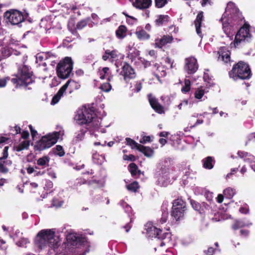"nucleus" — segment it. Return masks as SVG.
<instances>
[{
  "label": "nucleus",
  "instance_id": "obj_1",
  "mask_svg": "<svg viewBox=\"0 0 255 255\" xmlns=\"http://www.w3.org/2000/svg\"><path fill=\"white\" fill-rule=\"evenodd\" d=\"M75 120L79 125H86L85 128L89 130L91 135L98 137L100 133L99 128L101 120L95 117L93 111L83 108L79 109L75 116ZM103 132L104 131H101Z\"/></svg>",
  "mask_w": 255,
  "mask_h": 255
},
{
  "label": "nucleus",
  "instance_id": "obj_2",
  "mask_svg": "<svg viewBox=\"0 0 255 255\" xmlns=\"http://www.w3.org/2000/svg\"><path fill=\"white\" fill-rule=\"evenodd\" d=\"M242 20V15L235 3L232 2H228L225 12L221 18L223 29L228 36L230 34L233 35V30L231 27L239 25Z\"/></svg>",
  "mask_w": 255,
  "mask_h": 255
},
{
  "label": "nucleus",
  "instance_id": "obj_3",
  "mask_svg": "<svg viewBox=\"0 0 255 255\" xmlns=\"http://www.w3.org/2000/svg\"><path fill=\"white\" fill-rule=\"evenodd\" d=\"M59 236L55 234L52 229L42 230L35 239L36 246L40 250H47L56 248L60 242Z\"/></svg>",
  "mask_w": 255,
  "mask_h": 255
},
{
  "label": "nucleus",
  "instance_id": "obj_4",
  "mask_svg": "<svg viewBox=\"0 0 255 255\" xmlns=\"http://www.w3.org/2000/svg\"><path fill=\"white\" fill-rule=\"evenodd\" d=\"M145 229L148 237L157 238L159 240L160 247L172 245L170 233H163L162 231L153 226L151 223H147L145 226Z\"/></svg>",
  "mask_w": 255,
  "mask_h": 255
},
{
  "label": "nucleus",
  "instance_id": "obj_5",
  "mask_svg": "<svg viewBox=\"0 0 255 255\" xmlns=\"http://www.w3.org/2000/svg\"><path fill=\"white\" fill-rule=\"evenodd\" d=\"M15 77L11 79V82L15 85L16 88L20 87L26 88L34 82L32 72L29 68L25 65L18 69Z\"/></svg>",
  "mask_w": 255,
  "mask_h": 255
},
{
  "label": "nucleus",
  "instance_id": "obj_6",
  "mask_svg": "<svg viewBox=\"0 0 255 255\" xmlns=\"http://www.w3.org/2000/svg\"><path fill=\"white\" fill-rule=\"evenodd\" d=\"M229 74L230 78L234 80H237L239 79H246L250 78L251 72L247 64L243 62H239L234 66Z\"/></svg>",
  "mask_w": 255,
  "mask_h": 255
},
{
  "label": "nucleus",
  "instance_id": "obj_7",
  "mask_svg": "<svg viewBox=\"0 0 255 255\" xmlns=\"http://www.w3.org/2000/svg\"><path fill=\"white\" fill-rule=\"evenodd\" d=\"M63 134V131H59L53 132L43 136L37 143V146L38 149L42 150L51 147Z\"/></svg>",
  "mask_w": 255,
  "mask_h": 255
},
{
  "label": "nucleus",
  "instance_id": "obj_8",
  "mask_svg": "<svg viewBox=\"0 0 255 255\" xmlns=\"http://www.w3.org/2000/svg\"><path fill=\"white\" fill-rule=\"evenodd\" d=\"M73 63L70 57H67L61 61L57 66L58 76L61 79L69 77L73 69Z\"/></svg>",
  "mask_w": 255,
  "mask_h": 255
},
{
  "label": "nucleus",
  "instance_id": "obj_9",
  "mask_svg": "<svg viewBox=\"0 0 255 255\" xmlns=\"http://www.w3.org/2000/svg\"><path fill=\"white\" fill-rule=\"evenodd\" d=\"M70 87L72 90L74 89H78L80 87V85H79L75 81L69 80L58 91L57 93L53 97L52 101L51 102V105H55L57 104L61 98L62 97L64 93L65 92L66 89L68 87Z\"/></svg>",
  "mask_w": 255,
  "mask_h": 255
},
{
  "label": "nucleus",
  "instance_id": "obj_10",
  "mask_svg": "<svg viewBox=\"0 0 255 255\" xmlns=\"http://www.w3.org/2000/svg\"><path fill=\"white\" fill-rule=\"evenodd\" d=\"M4 17L12 25H17L24 21L22 13L17 10L11 9L4 13Z\"/></svg>",
  "mask_w": 255,
  "mask_h": 255
},
{
  "label": "nucleus",
  "instance_id": "obj_11",
  "mask_svg": "<svg viewBox=\"0 0 255 255\" xmlns=\"http://www.w3.org/2000/svg\"><path fill=\"white\" fill-rule=\"evenodd\" d=\"M250 36L249 26L245 25L240 29L235 36L234 43L235 47L238 46L242 41H248Z\"/></svg>",
  "mask_w": 255,
  "mask_h": 255
},
{
  "label": "nucleus",
  "instance_id": "obj_12",
  "mask_svg": "<svg viewBox=\"0 0 255 255\" xmlns=\"http://www.w3.org/2000/svg\"><path fill=\"white\" fill-rule=\"evenodd\" d=\"M68 245L73 246H79L84 245L86 239L81 235L75 233H70L66 236Z\"/></svg>",
  "mask_w": 255,
  "mask_h": 255
},
{
  "label": "nucleus",
  "instance_id": "obj_13",
  "mask_svg": "<svg viewBox=\"0 0 255 255\" xmlns=\"http://www.w3.org/2000/svg\"><path fill=\"white\" fill-rule=\"evenodd\" d=\"M198 68V65L196 58L190 57L185 59L184 69L188 74L194 73Z\"/></svg>",
  "mask_w": 255,
  "mask_h": 255
},
{
  "label": "nucleus",
  "instance_id": "obj_14",
  "mask_svg": "<svg viewBox=\"0 0 255 255\" xmlns=\"http://www.w3.org/2000/svg\"><path fill=\"white\" fill-rule=\"evenodd\" d=\"M121 74L124 77V79L126 82L135 77L134 70L129 64L127 63L123 65Z\"/></svg>",
  "mask_w": 255,
  "mask_h": 255
},
{
  "label": "nucleus",
  "instance_id": "obj_15",
  "mask_svg": "<svg viewBox=\"0 0 255 255\" xmlns=\"http://www.w3.org/2000/svg\"><path fill=\"white\" fill-rule=\"evenodd\" d=\"M173 39V37L170 35H164L160 38H156L155 40V47L161 48L166 44L171 43Z\"/></svg>",
  "mask_w": 255,
  "mask_h": 255
},
{
  "label": "nucleus",
  "instance_id": "obj_16",
  "mask_svg": "<svg viewBox=\"0 0 255 255\" xmlns=\"http://www.w3.org/2000/svg\"><path fill=\"white\" fill-rule=\"evenodd\" d=\"M148 100L152 108L158 113L162 114L164 113V109L158 102L157 100L151 95L148 96Z\"/></svg>",
  "mask_w": 255,
  "mask_h": 255
},
{
  "label": "nucleus",
  "instance_id": "obj_17",
  "mask_svg": "<svg viewBox=\"0 0 255 255\" xmlns=\"http://www.w3.org/2000/svg\"><path fill=\"white\" fill-rule=\"evenodd\" d=\"M120 56L122 55L116 50L112 51L107 50L105 51V54L103 55L102 58L104 61H106L109 58H111L113 61L117 60L118 58Z\"/></svg>",
  "mask_w": 255,
  "mask_h": 255
},
{
  "label": "nucleus",
  "instance_id": "obj_18",
  "mask_svg": "<svg viewBox=\"0 0 255 255\" xmlns=\"http://www.w3.org/2000/svg\"><path fill=\"white\" fill-rule=\"evenodd\" d=\"M218 60L228 63L230 61V52L225 48H222L219 52Z\"/></svg>",
  "mask_w": 255,
  "mask_h": 255
},
{
  "label": "nucleus",
  "instance_id": "obj_19",
  "mask_svg": "<svg viewBox=\"0 0 255 255\" xmlns=\"http://www.w3.org/2000/svg\"><path fill=\"white\" fill-rule=\"evenodd\" d=\"M151 0H135L133 5L139 9H146L151 4Z\"/></svg>",
  "mask_w": 255,
  "mask_h": 255
},
{
  "label": "nucleus",
  "instance_id": "obj_20",
  "mask_svg": "<svg viewBox=\"0 0 255 255\" xmlns=\"http://www.w3.org/2000/svg\"><path fill=\"white\" fill-rule=\"evenodd\" d=\"M203 19V12L200 11L197 15L196 18L194 21V24L196 28V31L200 37H202L201 31L200 30V27Z\"/></svg>",
  "mask_w": 255,
  "mask_h": 255
},
{
  "label": "nucleus",
  "instance_id": "obj_21",
  "mask_svg": "<svg viewBox=\"0 0 255 255\" xmlns=\"http://www.w3.org/2000/svg\"><path fill=\"white\" fill-rule=\"evenodd\" d=\"M153 70L155 75L159 78V77H164L166 75V73L163 67L159 64L156 63L153 66Z\"/></svg>",
  "mask_w": 255,
  "mask_h": 255
},
{
  "label": "nucleus",
  "instance_id": "obj_22",
  "mask_svg": "<svg viewBox=\"0 0 255 255\" xmlns=\"http://www.w3.org/2000/svg\"><path fill=\"white\" fill-rule=\"evenodd\" d=\"M170 182L169 174L167 173H165L158 177L157 184L161 186H166Z\"/></svg>",
  "mask_w": 255,
  "mask_h": 255
},
{
  "label": "nucleus",
  "instance_id": "obj_23",
  "mask_svg": "<svg viewBox=\"0 0 255 255\" xmlns=\"http://www.w3.org/2000/svg\"><path fill=\"white\" fill-rule=\"evenodd\" d=\"M185 210L178 209L177 208H172L171 216L176 221H178L182 219L184 215Z\"/></svg>",
  "mask_w": 255,
  "mask_h": 255
},
{
  "label": "nucleus",
  "instance_id": "obj_24",
  "mask_svg": "<svg viewBox=\"0 0 255 255\" xmlns=\"http://www.w3.org/2000/svg\"><path fill=\"white\" fill-rule=\"evenodd\" d=\"M86 132V129L81 128L76 132L75 133V137L73 139V143H76L79 141L82 140L84 138Z\"/></svg>",
  "mask_w": 255,
  "mask_h": 255
},
{
  "label": "nucleus",
  "instance_id": "obj_25",
  "mask_svg": "<svg viewBox=\"0 0 255 255\" xmlns=\"http://www.w3.org/2000/svg\"><path fill=\"white\" fill-rule=\"evenodd\" d=\"M203 167L208 169H211L214 166L215 161L212 157L208 156L202 160Z\"/></svg>",
  "mask_w": 255,
  "mask_h": 255
},
{
  "label": "nucleus",
  "instance_id": "obj_26",
  "mask_svg": "<svg viewBox=\"0 0 255 255\" xmlns=\"http://www.w3.org/2000/svg\"><path fill=\"white\" fill-rule=\"evenodd\" d=\"M172 208H177L179 210H185L186 203L183 200L177 199L173 201Z\"/></svg>",
  "mask_w": 255,
  "mask_h": 255
},
{
  "label": "nucleus",
  "instance_id": "obj_27",
  "mask_svg": "<svg viewBox=\"0 0 255 255\" xmlns=\"http://www.w3.org/2000/svg\"><path fill=\"white\" fill-rule=\"evenodd\" d=\"M135 35L140 40H147L150 38V35L143 29L136 30Z\"/></svg>",
  "mask_w": 255,
  "mask_h": 255
},
{
  "label": "nucleus",
  "instance_id": "obj_28",
  "mask_svg": "<svg viewBox=\"0 0 255 255\" xmlns=\"http://www.w3.org/2000/svg\"><path fill=\"white\" fill-rule=\"evenodd\" d=\"M92 159L93 162L97 164H102L105 161V156L103 155H100L97 152L93 153Z\"/></svg>",
  "mask_w": 255,
  "mask_h": 255
},
{
  "label": "nucleus",
  "instance_id": "obj_29",
  "mask_svg": "<svg viewBox=\"0 0 255 255\" xmlns=\"http://www.w3.org/2000/svg\"><path fill=\"white\" fill-rule=\"evenodd\" d=\"M127 28L124 25H121L116 31V35L118 38L123 39L127 35Z\"/></svg>",
  "mask_w": 255,
  "mask_h": 255
},
{
  "label": "nucleus",
  "instance_id": "obj_30",
  "mask_svg": "<svg viewBox=\"0 0 255 255\" xmlns=\"http://www.w3.org/2000/svg\"><path fill=\"white\" fill-rule=\"evenodd\" d=\"M138 150L142 152L145 156L147 157H150L153 154V150L151 148L144 146L142 145H140Z\"/></svg>",
  "mask_w": 255,
  "mask_h": 255
},
{
  "label": "nucleus",
  "instance_id": "obj_31",
  "mask_svg": "<svg viewBox=\"0 0 255 255\" xmlns=\"http://www.w3.org/2000/svg\"><path fill=\"white\" fill-rule=\"evenodd\" d=\"M50 158L47 156H43L37 160V164L41 166H48Z\"/></svg>",
  "mask_w": 255,
  "mask_h": 255
},
{
  "label": "nucleus",
  "instance_id": "obj_32",
  "mask_svg": "<svg viewBox=\"0 0 255 255\" xmlns=\"http://www.w3.org/2000/svg\"><path fill=\"white\" fill-rule=\"evenodd\" d=\"M206 92L205 91V90L203 89L202 87L197 88L195 91L194 97L196 99L202 100V98L204 97V95ZM204 98L206 99L207 98L206 96H205Z\"/></svg>",
  "mask_w": 255,
  "mask_h": 255
},
{
  "label": "nucleus",
  "instance_id": "obj_33",
  "mask_svg": "<svg viewBox=\"0 0 255 255\" xmlns=\"http://www.w3.org/2000/svg\"><path fill=\"white\" fill-rule=\"evenodd\" d=\"M252 224V223H246L242 220L237 221L233 225V228L234 230H237L240 228H242L246 226H249Z\"/></svg>",
  "mask_w": 255,
  "mask_h": 255
},
{
  "label": "nucleus",
  "instance_id": "obj_34",
  "mask_svg": "<svg viewBox=\"0 0 255 255\" xmlns=\"http://www.w3.org/2000/svg\"><path fill=\"white\" fill-rule=\"evenodd\" d=\"M168 20V16L166 15H160L157 16L155 20L156 24L160 26L167 22Z\"/></svg>",
  "mask_w": 255,
  "mask_h": 255
},
{
  "label": "nucleus",
  "instance_id": "obj_35",
  "mask_svg": "<svg viewBox=\"0 0 255 255\" xmlns=\"http://www.w3.org/2000/svg\"><path fill=\"white\" fill-rule=\"evenodd\" d=\"M16 245L21 248H26L27 244H29V241L27 238H20L18 240L15 241Z\"/></svg>",
  "mask_w": 255,
  "mask_h": 255
},
{
  "label": "nucleus",
  "instance_id": "obj_36",
  "mask_svg": "<svg viewBox=\"0 0 255 255\" xmlns=\"http://www.w3.org/2000/svg\"><path fill=\"white\" fill-rule=\"evenodd\" d=\"M191 89V82L189 79H185L184 81V85L181 88V91L183 93L188 92Z\"/></svg>",
  "mask_w": 255,
  "mask_h": 255
},
{
  "label": "nucleus",
  "instance_id": "obj_37",
  "mask_svg": "<svg viewBox=\"0 0 255 255\" xmlns=\"http://www.w3.org/2000/svg\"><path fill=\"white\" fill-rule=\"evenodd\" d=\"M223 193L227 198H231L235 194L236 191L234 189L228 187L224 190Z\"/></svg>",
  "mask_w": 255,
  "mask_h": 255
},
{
  "label": "nucleus",
  "instance_id": "obj_38",
  "mask_svg": "<svg viewBox=\"0 0 255 255\" xmlns=\"http://www.w3.org/2000/svg\"><path fill=\"white\" fill-rule=\"evenodd\" d=\"M127 188L129 191L135 192L139 188L138 183L136 181H134L132 183L127 185Z\"/></svg>",
  "mask_w": 255,
  "mask_h": 255
},
{
  "label": "nucleus",
  "instance_id": "obj_39",
  "mask_svg": "<svg viewBox=\"0 0 255 255\" xmlns=\"http://www.w3.org/2000/svg\"><path fill=\"white\" fill-rule=\"evenodd\" d=\"M142 88V84L140 82H134L130 86L131 90L134 92H138Z\"/></svg>",
  "mask_w": 255,
  "mask_h": 255
},
{
  "label": "nucleus",
  "instance_id": "obj_40",
  "mask_svg": "<svg viewBox=\"0 0 255 255\" xmlns=\"http://www.w3.org/2000/svg\"><path fill=\"white\" fill-rule=\"evenodd\" d=\"M126 140L127 144L130 146L132 148H136L137 149H138V147L140 144L137 143L135 141L128 137L126 138Z\"/></svg>",
  "mask_w": 255,
  "mask_h": 255
},
{
  "label": "nucleus",
  "instance_id": "obj_41",
  "mask_svg": "<svg viewBox=\"0 0 255 255\" xmlns=\"http://www.w3.org/2000/svg\"><path fill=\"white\" fill-rule=\"evenodd\" d=\"M54 153L61 157L64 155L65 152L64 150L61 145H57L55 148L53 149Z\"/></svg>",
  "mask_w": 255,
  "mask_h": 255
},
{
  "label": "nucleus",
  "instance_id": "obj_42",
  "mask_svg": "<svg viewBox=\"0 0 255 255\" xmlns=\"http://www.w3.org/2000/svg\"><path fill=\"white\" fill-rule=\"evenodd\" d=\"M100 89L103 92H109L112 89V86L109 82L102 84L100 86Z\"/></svg>",
  "mask_w": 255,
  "mask_h": 255
},
{
  "label": "nucleus",
  "instance_id": "obj_43",
  "mask_svg": "<svg viewBox=\"0 0 255 255\" xmlns=\"http://www.w3.org/2000/svg\"><path fill=\"white\" fill-rule=\"evenodd\" d=\"M137 167L135 163H130L128 166V170L132 176L137 174Z\"/></svg>",
  "mask_w": 255,
  "mask_h": 255
},
{
  "label": "nucleus",
  "instance_id": "obj_44",
  "mask_svg": "<svg viewBox=\"0 0 255 255\" xmlns=\"http://www.w3.org/2000/svg\"><path fill=\"white\" fill-rule=\"evenodd\" d=\"M29 145L28 141L24 140L21 142L17 147V151H20L24 149H26Z\"/></svg>",
  "mask_w": 255,
  "mask_h": 255
},
{
  "label": "nucleus",
  "instance_id": "obj_45",
  "mask_svg": "<svg viewBox=\"0 0 255 255\" xmlns=\"http://www.w3.org/2000/svg\"><path fill=\"white\" fill-rule=\"evenodd\" d=\"M238 154L241 158L247 157L246 159V160H251L254 158L253 156L250 154L249 155L247 152L239 151Z\"/></svg>",
  "mask_w": 255,
  "mask_h": 255
},
{
  "label": "nucleus",
  "instance_id": "obj_46",
  "mask_svg": "<svg viewBox=\"0 0 255 255\" xmlns=\"http://www.w3.org/2000/svg\"><path fill=\"white\" fill-rule=\"evenodd\" d=\"M120 204L123 208H125V212L126 213L129 214L131 212V207L127 204L126 202L124 201H121Z\"/></svg>",
  "mask_w": 255,
  "mask_h": 255
},
{
  "label": "nucleus",
  "instance_id": "obj_47",
  "mask_svg": "<svg viewBox=\"0 0 255 255\" xmlns=\"http://www.w3.org/2000/svg\"><path fill=\"white\" fill-rule=\"evenodd\" d=\"M168 216V213L166 211L162 212V217L160 219L159 222L160 224H163L166 222Z\"/></svg>",
  "mask_w": 255,
  "mask_h": 255
},
{
  "label": "nucleus",
  "instance_id": "obj_48",
  "mask_svg": "<svg viewBox=\"0 0 255 255\" xmlns=\"http://www.w3.org/2000/svg\"><path fill=\"white\" fill-rule=\"evenodd\" d=\"M155 5L158 8H161L167 3V0H155Z\"/></svg>",
  "mask_w": 255,
  "mask_h": 255
},
{
  "label": "nucleus",
  "instance_id": "obj_49",
  "mask_svg": "<svg viewBox=\"0 0 255 255\" xmlns=\"http://www.w3.org/2000/svg\"><path fill=\"white\" fill-rule=\"evenodd\" d=\"M87 24V21L85 20H81L79 22L77 25L76 28L78 29H81L83 28Z\"/></svg>",
  "mask_w": 255,
  "mask_h": 255
},
{
  "label": "nucleus",
  "instance_id": "obj_50",
  "mask_svg": "<svg viewBox=\"0 0 255 255\" xmlns=\"http://www.w3.org/2000/svg\"><path fill=\"white\" fill-rule=\"evenodd\" d=\"M9 147L8 146H6L4 147L3 150V156L0 157V160L6 159L8 156V149Z\"/></svg>",
  "mask_w": 255,
  "mask_h": 255
},
{
  "label": "nucleus",
  "instance_id": "obj_51",
  "mask_svg": "<svg viewBox=\"0 0 255 255\" xmlns=\"http://www.w3.org/2000/svg\"><path fill=\"white\" fill-rule=\"evenodd\" d=\"M63 202L59 201L58 199H54L52 201V206L55 207H59L62 206Z\"/></svg>",
  "mask_w": 255,
  "mask_h": 255
},
{
  "label": "nucleus",
  "instance_id": "obj_52",
  "mask_svg": "<svg viewBox=\"0 0 255 255\" xmlns=\"http://www.w3.org/2000/svg\"><path fill=\"white\" fill-rule=\"evenodd\" d=\"M123 14H125L128 17L127 21L129 23L132 24L136 22V19L134 17H133L132 16H128L125 12H123Z\"/></svg>",
  "mask_w": 255,
  "mask_h": 255
},
{
  "label": "nucleus",
  "instance_id": "obj_53",
  "mask_svg": "<svg viewBox=\"0 0 255 255\" xmlns=\"http://www.w3.org/2000/svg\"><path fill=\"white\" fill-rule=\"evenodd\" d=\"M123 159L125 160L134 161L135 160V156L132 154L124 155L123 156Z\"/></svg>",
  "mask_w": 255,
  "mask_h": 255
},
{
  "label": "nucleus",
  "instance_id": "obj_54",
  "mask_svg": "<svg viewBox=\"0 0 255 255\" xmlns=\"http://www.w3.org/2000/svg\"><path fill=\"white\" fill-rule=\"evenodd\" d=\"M9 80L8 77L1 78L0 77V88L4 87L6 86L7 81Z\"/></svg>",
  "mask_w": 255,
  "mask_h": 255
},
{
  "label": "nucleus",
  "instance_id": "obj_55",
  "mask_svg": "<svg viewBox=\"0 0 255 255\" xmlns=\"http://www.w3.org/2000/svg\"><path fill=\"white\" fill-rule=\"evenodd\" d=\"M150 141V137L149 136H143L140 139L139 142L141 143H145Z\"/></svg>",
  "mask_w": 255,
  "mask_h": 255
},
{
  "label": "nucleus",
  "instance_id": "obj_56",
  "mask_svg": "<svg viewBox=\"0 0 255 255\" xmlns=\"http://www.w3.org/2000/svg\"><path fill=\"white\" fill-rule=\"evenodd\" d=\"M191 204L193 208L196 211H198L199 210L200 208V204L197 202H196L194 201H191Z\"/></svg>",
  "mask_w": 255,
  "mask_h": 255
},
{
  "label": "nucleus",
  "instance_id": "obj_57",
  "mask_svg": "<svg viewBox=\"0 0 255 255\" xmlns=\"http://www.w3.org/2000/svg\"><path fill=\"white\" fill-rule=\"evenodd\" d=\"M241 234L244 237H247L249 234V231L247 230H242L240 231Z\"/></svg>",
  "mask_w": 255,
  "mask_h": 255
},
{
  "label": "nucleus",
  "instance_id": "obj_58",
  "mask_svg": "<svg viewBox=\"0 0 255 255\" xmlns=\"http://www.w3.org/2000/svg\"><path fill=\"white\" fill-rule=\"evenodd\" d=\"M0 171L5 173L8 171V169L4 167L3 164L0 163Z\"/></svg>",
  "mask_w": 255,
  "mask_h": 255
},
{
  "label": "nucleus",
  "instance_id": "obj_59",
  "mask_svg": "<svg viewBox=\"0 0 255 255\" xmlns=\"http://www.w3.org/2000/svg\"><path fill=\"white\" fill-rule=\"evenodd\" d=\"M48 174L52 178H55L56 177L55 173L52 170H48Z\"/></svg>",
  "mask_w": 255,
  "mask_h": 255
},
{
  "label": "nucleus",
  "instance_id": "obj_60",
  "mask_svg": "<svg viewBox=\"0 0 255 255\" xmlns=\"http://www.w3.org/2000/svg\"><path fill=\"white\" fill-rule=\"evenodd\" d=\"M224 196L222 194H219L217 197V202L219 203H222L223 201Z\"/></svg>",
  "mask_w": 255,
  "mask_h": 255
},
{
  "label": "nucleus",
  "instance_id": "obj_61",
  "mask_svg": "<svg viewBox=\"0 0 255 255\" xmlns=\"http://www.w3.org/2000/svg\"><path fill=\"white\" fill-rule=\"evenodd\" d=\"M90 184H96V186H99V181L96 180H93L90 181Z\"/></svg>",
  "mask_w": 255,
  "mask_h": 255
},
{
  "label": "nucleus",
  "instance_id": "obj_62",
  "mask_svg": "<svg viewBox=\"0 0 255 255\" xmlns=\"http://www.w3.org/2000/svg\"><path fill=\"white\" fill-rule=\"evenodd\" d=\"M240 212L244 213V214H247L249 212V210L247 208H241L240 209Z\"/></svg>",
  "mask_w": 255,
  "mask_h": 255
},
{
  "label": "nucleus",
  "instance_id": "obj_63",
  "mask_svg": "<svg viewBox=\"0 0 255 255\" xmlns=\"http://www.w3.org/2000/svg\"><path fill=\"white\" fill-rule=\"evenodd\" d=\"M214 249L212 248H209L207 251V255H212V254L214 253Z\"/></svg>",
  "mask_w": 255,
  "mask_h": 255
},
{
  "label": "nucleus",
  "instance_id": "obj_64",
  "mask_svg": "<svg viewBox=\"0 0 255 255\" xmlns=\"http://www.w3.org/2000/svg\"><path fill=\"white\" fill-rule=\"evenodd\" d=\"M6 254V249L3 248H0V255H5Z\"/></svg>",
  "mask_w": 255,
  "mask_h": 255
}]
</instances>
